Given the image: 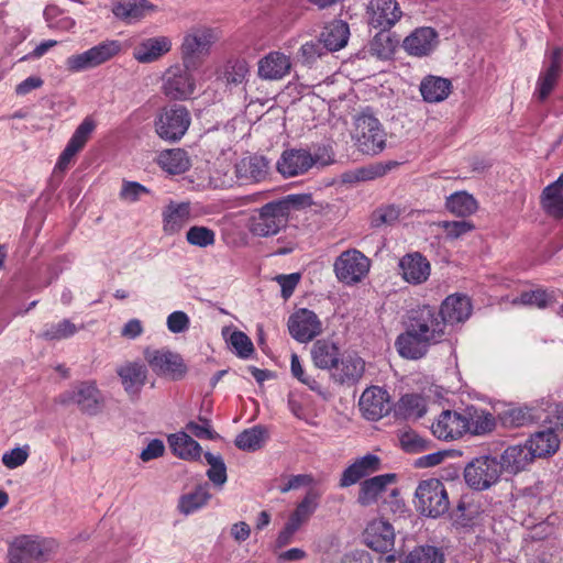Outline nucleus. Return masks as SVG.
I'll return each instance as SVG.
<instances>
[{
    "label": "nucleus",
    "mask_w": 563,
    "mask_h": 563,
    "mask_svg": "<svg viewBox=\"0 0 563 563\" xmlns=\"http://www.w3.org/2000/svg\"><path fill=\"white\" fill-rule=\"evenodd\" d=\"M402 16V11L396 0H369L366 7V19L369 26L390 30Z\"/></svg>",
    "instance_id": "15"
},
{
    "label": "nucleus",
    "mask_w": 563,
    "mask_h": 563,
    "mask_svg": "<svg viewBox=\"0 0 563 563\" xmlns=\"http://www.w3.org/2000/svg\"><path fill=\"white\" fill-rule=\"evenodd\" d=\"M30 455L29 445L14 448L2 455V463L9 470L16 468L23 465Z\"/></svg>",
    "instance_id": "62"
},
{
    "label": "nucleus",
    "mask_w": 563,
    "mask_h": 563,
    "mask_svg": "<svg viewBox=\"0 0 563 563\" xmlns=\"http://www.w3.org/2000/svg\"><path fill=\"white\" fill-rule=\"evenodd\" d=\"M311 360L320 369H334L340 361L339 347L329 340H318L311 347Z\"/></svg>",
    "instance_id": "37"
},
{
    "label": "nucleus",
    "mask_w": 563,
    "mask_h": 563,
    "mask_svg": "<svg viewBox=\"0 0 563 563\" xmlns=\"http://www.w3.org/2000/svg\"><path fill=\"white\" fill-rule=\"evenodd\" d=\"M166 325L172 333H183L189 329L190 319L184 311H174L167 317Z\"/></svg>",
    "instance_id": "64"
},
{
    "label": "nucleus",
    "mask_w": 563,
    "mask_h": 563,
    "mask_svg": "<svg viewBox=\"0 0 563 563\" xmlns=\"http://www.w3.org/2000/svg\"><path fill=\"white\" fill-rule=\"evenodd\" d=\"M551 302V296L543 289L523 291L511 300L512 306L536 307L538 309H544Z\"/></svg>",
    "instance_id": "51"
},
{
    "label": "nucleus",
    "mask_w": 563,
    "mask_h": 563,
    "mask_svg": "<svg viewBox=\"0 0 563 563\" xmlns=\"http://www.w3.org/2000/svg\"><path fill=\"white\" fill-rule=\"evenodd\" d=\"M395 481V474H383L365 479L361 483L357 503L364 507L377 503Z\"/></svg>",
    "instance_id": "27"
},
{
    "label": "nucleus",
    "mask_w": 563,
    "mask_h": 563,
    "mask_svg": "<svg viewBox=\"0 0 563 563\" xmlns=\"http://www.w3.org/2000/svg\"><path fill=\"white\" fill-rule=\"evenodd\" d=\"M406 563H444V555L435 547L422 545L408 553Z\"/></svg>",
    "instance_id": "53"
},
{
    "label": "nucleus",
    "mask_w": 563,
    "mask_h": 563,
    "mask_svg": "<svg viewBox=\"0 0 563 563\" xmlns=\"http://www.w3.org/2000/svg\"><path fill=\"white\" fill-rule=\"evenodd\" d=\"M464 415L467 418V433L471 434H485L495 428V418L492 413L477 409L474 406L466 407Z\"/></svg>",
    "instance_id": "42"
},
{
    "label": "nucleus",
    "mask_w": 563,
    "mask_h": 563,
    "mask_svg": "<svg viewBox=\"0 0 563 563\" xmlns=\"http://www.w3.org/2000/svg\"><path fill=\"white\" fill-rule=\"evenodd\" d=\"M44 18L48 27L57 31H69L75 25V20L65 14L55 5H47L44 10Z\"/></svg>",
    "instance_id": "56"
},
{
    "label": "nucleus",
    "mask_w": 563,
    "mask_h": 563,
    "mask_svg": "<svg viewBox=\"0 0 563 563\" xmlns=\"http://www.w3.org/2000/svg\"><path fill=\"white\" fill-rule=\"evenodd\" d=\"M59 402L75 405L89 416H96L103 407V396L95 382H80L59 395Z\"/></svg>",
    "instance_id": "8"
},
{
    "label": "nucleus",
    "mask_w": 563,
    "mask_h": 563,
    "mask_svg": "<svg viewBox=\"0 0 563 563\" xmlns=\"http://www.w3.org/2000/svg\"><path fill=\"white\" fill-rule=\"evenodd\" d=\"M562 49L555 47L539 74L533 96L539 101H544L554 90L561 76Z\"/></svg>",
    "instance_id": "17"
},
{
    "label": "nucleus",
    "mask_w": 563,
    "mask_h": 563,
    "mask_svg": "<svg viewBox=\"0 0 563 563\" xmlns=\"http://www.w3.org/2000/svg\"><path fill=\"white\" fill-rule=\"evenodd\" d=\"M419 90L423 101L439 103L450 96L452 82L448 78L428 75L421 80Z\"/></svg>",
    "instance_id": "34"
},
{
    "label": "nucleus",
    "mask_w": 563,
    "mask_h": 563,
    "mask_svg": "<svg viewBox=\"0 0 563 563\" xmlns=\"http://www.w3.org/2000/svg\"><path fill=\"white\" fill-rule=\"evenodd\" d=\"M503 474L500 462L493 456H479L464 468L466 484L476 490H486L497 484Z\"/></svg>",
    "instance_id": "6"
},
{
    "label": "nucleus",
    "mask_w": 563,
    "mask_h": 563,
    "mask_svg": "<svg viewBox=\"0 0 563 563\" xmlns=\"http://www.w3.org/2000/svg\"><path fill=\"white\" fill-rule=\"evenodd\" d=\"M222 336L240 358L247 360L253 355V342L244 332L225 327L222 329Z\"/></svg>",
    "instance_id": "45"
},
{
    "label": "nucleus",
    "mask_w": 563,
    "mask_h": 563,
    "mask_svg": "<svg viewBox=\"0 0 563 563\" xmlns=\"http://www.w3.org/2000/svg\"><path fill=\"white\" fill-rule=\"evenodd\" d=\"M467 418L462 411L443 410L431 424L432 434L439 440L453 441L467 433Z\"/></svg>",
    "instance_id": "14"
},
{
    "label": "nucleus",
    "mask_w": 563,
    "mask_h": 563,
    "mask_svg": "<svg viewBox=\"0 0 563 563\" xmlns=\"http://www.w3.org/2000/svg\"><path fill=\"white\" fill-rule=\"evenodd\" d=\"M56 548L54 540L40 539L31 536H20L9 548L14 562L44 563L49 559Z\"/></svg>",
    "instance_id": "7"
},
{
    "label": "nucleus",
    "mask_w": 563,
    "mask_h": 563,
    "mask_svg": "<svg viewBox=\"0 0 563 563\" xmlns=\"http://www.w3.org/2000/svg\"><path fill=\"white\" fill-rule=\"evenodd\" d=\"M316 162L309 151L290 148L282 153L276 167L284 177H294L307 173Z\"/></svg>",
    "instance_id": "19"
},
{
    "label": "nucleus",
    "mask_w": 563,
    "mask_h": 563,
    "mask_svg": "<svg viewBox=\"0 0 563 563\" xmlns=\"http://www.w3.org/2000/svg\"><path fill=\"white\" fill-rule=\"evenodd\" d=\"M472 311L471 301L466 296H449L441 305L440 318L446 323H459L465 321Z\"/></svg>",
    "instance_id": "32"
},
{
    "label": "nucleus",
    "mask_w": 563,
    "mask_h": 563,
    "mask_svg": "<svg viewBox=\"0 0 563 563\" xmlns=\"http://www.w3.org/2000/svg\"><path fill=\"white\" fill-rule=\"evenodd\" d=\"M82 325H76L69 319H63L57 323L46 324L41 333V338L48 341H60L74 336Z\"/></svg>",
    "instance_id": "48"
},
{
    "label": "nucleus",
    "mask_w": 563,
    "mask_h": 563,
    "mask_svg": "<svg viewBox=\"0 0 563 563\" xmlns=\"http://www.w3.org/2000/svg\"><path fill=\"white\" fill-rule=\"evenodd\" d=\"M120 51L121 43L119 41H104L80 54L69 56L65 64L69 71L79 73L108 62Z\"/></svg>",
    "instance_id": "9"
},
{
    "label": "nucleus",
    "mask_w": 563,
    "mask_h": 563,
    "mask_svg": "<svg viewBox=\"0 0 563 563\" xmlns=\"http://www.w3.org/2000/svg\"><path fill=\"white\" fill-rule=\"evenodd\" d=\"M415 497L417 510L421 515L438 518L449 510L446 489L438 478L421 481L416 488Z\"/></svg>",
    "instance_id": "1"
},
{
    "label": "nucleus",
    "mask_w": 563,
    "mask_h": 563,
    "mask_svg": "<svg viewBox=\"0 0 563 563\" xmlns=\"http://www.w3.org/2000/svg\"><path fill=\"white\" fill-rule=\"evenodd\" d=\"M288 222L286 205L272 201L261 207L249 220V230L254 236L276 235Z\"/></svg>",
    "instance_id": "3"
},
{
    "label": "nucleus",
    "mask_w": 563,
    "mask_h": 563,
    "mask_svg": "<svg viewBox=\"0 0 563 563\" xmlns=\"http://www.w3.org/2000/svg\"><path fill=\"white\" fill-rule=\"evenodd\" d=\"M386 32H378L369 44L371 53L380 59H387L394 53V42Z\"/></svg>",
    "instance_id": "58"
},
{
    "label": "nucleus",
    "mask_w": 563,
    "mask_h": 563,
    "mask_svg": "<svg viewBox=\"0 0 563 563\" xmlns=\"http://www.w3.org/2000/svg\"><path fill=\"white\" fill-rule=\"evenodd\" d=\"M395 346L400 356L419 360L427 354L431 344L406 325L405 331L396 339Z\"/></svg>",
    "instance_id": "29"
},
{
    "label": "nucleus",
    "mask_w": 563,
    "mask_h": 563,
    "mask_svg": "<svg viewBox=\"0 0 563 563\" xmlns=\"http://www.w3.org/2000/svg\"><path fill=\"white\" fill-rule=\"evenodd\" d=\"M528 446L533 453L534 457H545L554 454L559 446L560 440L558 434L548 429L544 431L536 432L528 441Z\"/></svg>",
    "instance_id": "41"
},
{
    "label": "nucleus",
    "mask_w": 563,
    "mask_h": 563,
    "mask_svg": "<svg viewBox=\"0 0 563 563\" xmlns=\"http://www.w3.org/2000/svg\"><path fill=\"white\" fill-rule=\"evenodd\" d=\"M186 241L189 245L207 249L216 243V232L203 225H192L186 232Z\"/></svg>",
    "instance_id": "52"
},
{
    "label": "nucleus",
    "mask_w": 563,
    "mask_h": 563,
    "mask_svg": "<svg viewBox=\"0 0 563 563\" xmlns=\"http://www.w3.org/2000/svg\"><path fill=\"white\" fill-rule=\"evenodd\" d=\"M249 70L246 60L231 59L224 65L221 78L228 86H239L246 80Z\"/></svg>",
    "instance_id": "49"
},
{
    "label": "nucleus",
    "mask_w": 563,
    "mask_h": 563,
    "mask_svg": "<svg viewBox=\"0 0 563 563\" xmlns=\"http://www.w3.org/2000/svg\"><path fill=\"white\" fill-rule=\"evenodd\" d=\"M144 358L151 369L158 376L178 380L187 372L183 357L167 349L147 347L144 351Z\"/></svg>",
    "instance_id": "12"
},
{
    "label": "nucleus",
    "mask_w": 563,
    "mask_h": 563,
    "mask_svg": "<svg viewBox=\"0 0 563 563\" xmlns=\"http://www.w3.org/2000/svg\"><path fill=\"white\" fill-rule=\"evenodd\" d=\"M158 165L169 174H183L189 166L190 161L187 153L181 148L163 151L157 157Z\"/></svg>",
    "instance_id": "43"
},
{
    "label": "nucleus",
    "mask_w": 563,
    "mask_h": 563,
    "mask_svg": "<svg viewBox=\"0 0 563 563\" xmlns=\"http://www.w3.org/2000/svg\"><path fill=\"white\" fill-rule=\"evenodd\" d=\"M290 372L292 377L307 386L310 390L324 396L321 384L316 378L306 373L303 365L301 364L300 358L296 353H292L290 356Z\"/></svg>",
    "instance_id": "54"
},
{
    "label": "nucleus",
    "mask_w": 563,
    "mask_h": 563,
    "mask_svg": "<svg viewBox=\"0 0 563 563\" xmlns=\"http://www.w3.org/2000/svg\"><path fill=\"white\" fill-rule=\"evenodd\" d=\"M534 459L536 457L528 444L512 445L504 451L499 462L503 467V472L515 475L525 471Z\"/></svg>",
    "instance_id": "31"
},
{
    "label": "nucleus",
    "mask_w": 563,
    "mask_h": 563,
    "mask_svg": "<svg viewBox=\"0 0 563 563\" xmlns=\"http://www.w3.org/2000/svg\"><path fill=\"white\" fill-rule=\"evenodd\" d=\"M445 207L456 217H468L477 211L478 202L467 191H456L446 198Z\"/></svg>",
    "instance_id": "44"
},
{
    "label": "nucleus",
    "mask_w": 563,
    "mask_h": 563,
    "mask_svg": "<svg viewBox=\"0 0 563 563\" xmlns=\"http://www.w3.org/2000/svg\"><path fill=\"white\" fill-rule=\"evenodd\" d=\"M191 217V208L188 202H169L162 212L163 232L166 235H175L185 228Z\"/></svg>",
    "instance_id": "26"
},
{
    "label": "nucleus",
    "mask_w": 563,
    "mask_h": 563,
    "mask_svg": "<svg viewBox=\"0 0 563 563\" xmlns=\"http://www.w3.org/2000/svg\"><path fill=\"white\" fill-rule=\"evenodd\" d=\"M168 444L173 453L181 460L196 461L202 453L200 444L187 432H177L168 437Z\"/></svg>",
    "instance_id": "38"
},
{
    "label": "nucleus",
    "mask_w": 563,
    "mask_h": 563,
    "mask_svg": "<svg viewBox=\"0 0 563 563\" xmlns=\"http://www.w3.org/2000/svg\"><path fill=\"white\" fill-rule=\"evenodd\" d=\"M190 125V114L183 106L164 109L155 120L157 135L169 142L179 141Z\"/></svg>",
    "instance_id": "10"
},
{
    "label": "nucleus",
    "mask_w": 563,
    "mask_h": 563,
    "mask_svg": "<svg viewBox=\"0 0 563 563\" xmlns=\"http://www.w3.org/2000/svg\"><path fill=\"white\" fill-rule=\"evenodd\" d=\"M184 65L170 66L163 77V91L164 93L175 100H183L189 98L195 89L196 82L189 69Z\"/></svg>",
    "instance_id": "13"
},
{
    "label": "nucleus",
    "mask_w": 563,
    "mask_h": 563,
    "mask_svg": "<svg viewBox=\"0 0 563 563\" xmlns=\"http://www.w3.org/2000/svg\"><path fill=\"white\" fill-rule=\"evenodd\" d=\"M406 325L431 345L440 343L445 335L444 320L440 318L437 309L431 306H422L412 310Z\"/></svg>",
    "instance_id": "5"
},
{
    "label": "nucleus",
    "mask_w": 563,
    "mask_h": 563,
    "mask_svg": "<svg viewBox=\"0 0 563 563\" xmlns=\"http://www.w3.org/2000/svg\"><path fill=\"white\" fill-rule=\"evenodd\" d=\"M205 459L209 465L207 476L210 482L216 486H223L228 479L227 466L220 455H214L210 452L205 454Z\"/></svg>",
    "instance_id": "55"
},
{
    "label": "nucleus",
    "mask_w": 563,
    "mask_h": 563,
    "mask_svg": "<svg viewBox=\"0 0 563 563\" xmlns=\"http://www.w3.org/2000/svg\"><path fill=\"white\" fill-rule=\"evenodd\" d=\"M438 45L439 34L430 26L417 27L402 42L405 52L416 57L430 55Z\"/></svg>",
    "instance_id": "20"
},
{
    "label": "nucleus",
    "mask_w": 563,
    "mask_h": 563,
    "mask_svg": "<svg viewBox=\"0 0 563 563\" xmlns=\"http://www.w3.org/2000/svg\"><path fill=\"white\" fill-rule=\"evenodd\" d=\"M399 411L406 418L419 419L427 412V401L420 395L407 394L399 400Z\"/></svg>",
    "instance_id": "50"
},
{
    "label": "nucleus",
    "mask_w": 563,
    "mask_h": 563,
    "mask_svg": "<svg viewBox=\"0 0 563 563\" xmlns=\"http://www.w3.org/2000/svg\"><path fill=\"white\" fill-rule=\"evenodd\" d=\"M358 406L364 418L376 421L390 411V397L384 388L372 386L363 391Z\"/></svg>",
    "instance_id": "18"
},
{
    "label": "nucleus",
    "mask_w": 563,
    "mask_h": 563,
    "mask_svg": "<svg viewBox=\"0 0 563 563\" xmlns=\"http://www.w3.org/2000/svg\"><path fill=\"white\" fill-rule=\"evenodd\" d=\"M211 495L208 484L198 486L192 493L184 495L178 503V509L184 515H190L202 508Z\"/></svg>",
    "instance_id": "47"
},
{
    "label": "nucleus",
    "mask_w": 563,
    "mask_h": 563,
    "mask_svg": "<svg viewBox=\"0 0 563 563\" xmlns=\"http://www.w3.org/2000/svg\"><path fill=\"white\" fill-rule=\"evenodd\" d=\"M401 448L408 453H417L428 448V441L421 438L416 431L407 430L399 434Z\"/></svg>",
    "instance_id": "60"
},
{
    "label": "nucleus",
    "mask_w": 563,
    "mask_h": 563,
    "mask_svg": "<svg viewBox=\"0 0 563 563\" xmlns=\"http://www.w3.org/2000/svg\"><path fill=\"white\" fill-rule=\"evenodd\" d=\"M437 225L442 229L448 240H457L475 229L474 223L468 220L440 221Z\"/></svg>",
    "instance_id": "57"
},
{
    "label": "nucleus",
    "mask_w": 563,
    "mask_h": 563,
    "mask_svg": "<svg viewBox=\"0 0 563 563\" xmlns=\"http://www.w3.org/2000/svg\"><path fill=\"white\" fill-rule=\"evenodd\" d=\"M350 37L349 24L342 20H334L323 27L320 42L329 52H335L346 46Z\"/></svg>",
    "instance_id": "36"
},
{
    "label": "nucleus",
    "mask_w": 563,
    "mask_h": 563,
    "mask_svg": "<svg viewBox=\"0 0 563 563\" xmlns=\"http://www.w3.org/2000/svg\"><path fill=\"white\" fill-rule=\"evenodd\" d=\"M235 176L242 183H258L266 178L269 163L263 156L250 155L235 164Z\"/></svg>",
    "instance_id": "25"
},
{
    "label": "nucleus",
    "mask_w": 563,
    "mask_h": 563,
    "mask_svg": "<svg viewBox=\"0 0 563 563\" xmlns=\"http://www.w3.org/2000/svg\"><path fill=\"white\" fill-rule=\"evenodd\" d=\"M155 10L147 0H119L112 7V12L119 20L132 24L136 23Z\"/></svg>",
    "instance_id": "30"
},
{
    "label": "nucleus",
    "mask_w": 563,
    "mask_h": 563,
    "mask_svg": "<svg viewBox=\"0 0 563 563\" xmlns=\"http://www.w3.org/2000/svg\"><path fill=\"white\" fill-rule=\"evenodd\" d=\"M534 415L529 407H517L504 412L503 422L507 427H520L531 422Z\"/></svg>",
    "instance_id": "59"
},
{
    "label": "nucleus",
    "mask_w": 563,
    "mask_h": 563,
    "mask_svg": "<svg viewBox=\"0 0 563 563\" xmlns=\"http://www.w3.org/2000/svg\"><path fill=\"white\" fill-rule=\"evenodd\" d=\"M371 260L356 249L342 252L333 263L336 279L347 286L361 283L369 273Z\"/></svg>",
    "instance_id": "4"
},
{
    "label": "nucleus",
    "mask_w": 563,
    "mask_h": 563,
    "mask_svg": "<svg viewBox=\"0 0 563 563\" xmlns=\"http://www.w3.org/2000/svg\"><path fill=\"white\" fill-rule=\"evenodd\" d=\"M217 41L214 30L207 26L190 29L181 43V56L187 67H196L198 58L209 53L210 47Z\"/></svg>",
    "instance_id": "11"
},
{
    "label": "nucleus",
    "mask_w": 563,
    "mask_h": 563,
    "mask_svg": "<svg viewBox=\"0 0 563 563\" xmlns=\"http://www.w3.org/2000/svg\"><path fill=\"white\" fill-rule=\"evenodd\" d=\"M541 206L549 216L556 219L563 217V175L543 189Z\"/></svg>",
    "instance_id": "39"
},
{
    "label": "nucleus",
    "mask_w": 563,
    "mask_h": 563,
    "mask_svg": "<svg viewBox=\"0 0 563 563\" xmlns=\"http://www.w3.org/2000/svg\"><path fill=\"white\" fill-rule=\"evenodd\" d=\"M291 69L289 56L274 51L266 54L258 60V77L265 80H280L286 77Z\"/></svg>",
    "instance_id": "23"
},
{
    "label": "nucleus",
    "mask_w": 563,
    "mask_h": 563,
    "mask_svg": "<svg viewBox=\"0 0 563 563\" xmlns=\"http://www.w3.org/2000/svg\"><path fill=\"white\" fill-rule=\"evenodd\" d=\"M364 371V361L355 354H349L338 362L332 377L340 384H354L361 379Z\"/></svg>",
    "instance_id": "33"
},
{
    "label": "nucleus",
    "mask_w": 563,
    "mask_h": 563,
    "mask_svg": "<svg viewBox=\"0 0 563 563\" xmlns=\"http://www.w3.org/2000/svg\"><path fill=\"white\" fill-rule=\"evenodd\" d=\"M321 495L316 489H309L303 498L296 505L289 514L287 520L301 528L317 511L320 505Z\"/></svg>",
    "instance_id": "40"
},
{
    "label": "nucleus",
    "mask_w": 563,
    "mask_h": 563,
    "mask_svg": "<svg viewBox=\"0 0 563 563\" xmlns=\"http://www.w3.org/2000/svg\"><path fill=\"white\" fill-rule=\"evenodd\" d=\"M117 373L121 378L124 390L131 395L139 394L147 378L145 365L139 362H128L121 365Z\"/></svg>",
    "instance_id": "35"
},
{
    "label": "nucleus",
    "mask_w": 563,
    "mask_h": 563,
    "mask_svg": "<svg viewBox=\"0 0 563 563\" xmlns=\"http://www.w3.org/2000/svg\"><path fill=\"white\" fill-rule=\"evenodd\" d=\"M267 429L263 426H254L241 432L235 439V445L249 452L261 449L267 440Z\"/></svg>",
    "instance_id": "46"
},
{
    "label": "nucleus",
    "mask_w": 563,
    "mask_h": 563,
    "mask_svg": "<svg viewBox=\"0 0 563 563\" xmlns=\"http://www.w3.org/2000/svg\"><path fill=\"white\" fill-rule=\"evenodd\" d=\"M398 267L402 279L411 285L426 283L431 274L430 262L419 252L404 255L399 260Z\"/></svg>",
    "instance_id": "21"
},
{
    "label": "nucleus",
    "mask_w": 563,
    "mask_h": 563,
    "mask_svg": "<svg viewBox=\"0 0 563 563\" xmlns=\"http://www.w3.org/2000/svg\"><path fill=\"white\" fill-rule=\"evenodd\" d=\"M172 42L167 36L150 37L141 41L133 49V57L142 64L153 63L167 54Z\"/></svg>",
    "instance_id": "28"
},
{
    "label": "nucleus",
    "mask_w": 563,
    "mask_h": 563,
    "mask_svg": "<svg viewBox=\"0 0 563 563\" xmlns=\"http://www.w3.org/2000/svg\"><path fill=\"white\" fill-rule=\"evenodd\" d=\"M95 129V120L91 117H86L73 133L69 142L82 150Z\"/></svg>",
    "instance_id": "61"
},
{
    "label": "nucleus",
    "mask_w": 563,
    "mask_h": 563,
    "mask_svg": "<svg viewBox=\"0 0 563 563\" xmlns=\"http://www.w3.org/2000/svg\"><path fill=\"white\" fill-rule=\"evenodd\" d=\"M382 461L375 454H366L356 459L342 473L340 478L341 487H350L356 484L361 478L368 476L380 470Z\"/></svg>",
    "instance_id": "24"
},
{
    "label": "nucleus",
    "mask_w": 563,
    "mask_h": 563,
    "mask_svg": "<svg viewBox=\"0 0 563 563\" xmlns=\"http://www.w3.org/2000/svg\"><path fill=\"white\" fill-rule=\"evenodd\" d=\"M353 139L358 150L367 155L380 153L386 145V132L379 120L367 112L355 118Z\"/></svg>",
    "instance_id": "2"
},
{
    "label": "nucleus",
    "mask_w": 563,
    "mask_h": 563,
    "mask_svg": "<svg viewBox=\"0 0 563 563\" xmlns=\"http://www.w3.org/2000/svg\"><path fill=\"white\" fill-rule=\"evenodd\" d=\"M328 52L322 42L310 41L301 45L299 57L303 64H312Z\"/></svg>",
    "instance_id": "63"
},
{
    "label": "nucleus",
    "mask_w": 563,
    "mask_h": 563,
    "mask_svg": "<svg viewBox=\"0 0 563 563\" xmlns=\"http://www.w3.org/2000/svg\"><path fill=\"white\" fill-rule=\"evenodd\" d=\"M290 335L300 343L312 341L322 332V323L318 316L308 309L295 311L288 319Z\"/></svg>",
    "instance_id": "16"
},
{
    "label": "nucleus",
    "mask_w": 563,
    "mask_h": 563,
    "mask_svg": "<svg viewBox=\"0 0 563 563\" xmlns=\"http://www.w3.org/2000/svg\"><path fill=\"white\" fill-rule=\"evenodd\" d=\"M365 544L377 552H387L395 543L394 527L383 519L372 520L363 533Z\"/></svg>",
    "instance_id": "22"
}]
</instances>
